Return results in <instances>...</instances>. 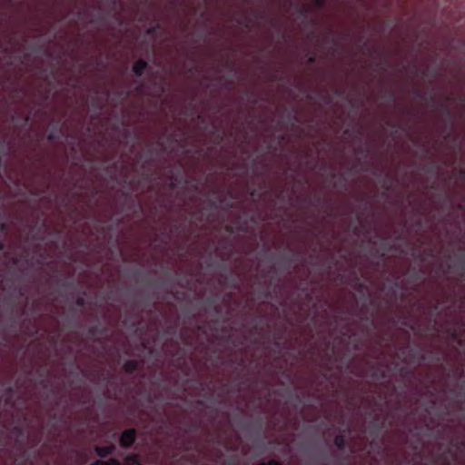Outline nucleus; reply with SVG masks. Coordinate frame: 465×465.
<instances>
[{
	"label": "nucleus",
	"mask_w": 465,
	"mask_h": 465,
	"mask_svg": "<svg viewBox=\"0 0 465 465\" xmlns=\"http://www.w3.org/2000/svg\"><path fill=\"white\" fill-rule=\"evenodd\" d=\"M137 439V430L134 428L124 430L120 436V446L125 449L130 448Z\"/></svg>",
	"instance_id": "1"
},
{
	"label": "nucleus",
	"mask_w": 465,
	"mask_h": 465,
	"mask_svg": "<svg viewBox=\"0 0 465 465\" xmlns=\"http://www.w3.org/2000/svg\"><path fill=\"white\" fill-rule=\"evenodd\" d=\"M147 68L148 62L143 59H138L133 65V72L137 77H141Z\"/></svg>",
	"instance_id": "2"
},
{
	"label": "nucleus",
	"mask_w": 465,
	"mask_h": 465,
	"mask_svg": "<svg viewBox=\"0 0 465 465\" xmlns=\"http://www.w3.org/2000/svg\"><path fill=\"white\" fill-rule=\"evenodd\" d=\"M372 368H373V371L371 374V378L372 380L380 381V380H383L387 377V373L383 368V365L375 364V365H372Z\"/></svg>",
	"instance_id": "3"
},
{
	"label": "nucleus",
	"mask_w": 465,
	"mask_h": 465,
	"mask_svg": "<svg viewBox=\"0 0 465 465\" xmlns=\"http://www.w3.org/2000/svg\"><path fill=\"white\" fill-rule=\"evenodd\" d=\"M115 450V446L114 444L108 446H97L95 447V452L100 458H106L109 455H112Z\"/></svg>",
	"instance_id": "4"
},
{
	"label": "nucleus",
	"mask_w": 465,
	"mask_h": 465,
	"mask_svg": "<svg viewBox=\"0 0 465 465\" xmlns=\"http://www.w3.org/2000/svg\"><path fill=\"white\" fill-rule=\"evenodd\" d=\"M140 361H136V360H128L126 361L124 365H123V369L125 372L129 373V374H132L134 373L135 371L139 370L140 369Z\"/></svg>",
	"instance_id": "5"
},
{
	"label": "nucleus",
	"mask_w": 465,
	"mask_h": 465,
	"mask_svg": "<svg viewBox=\"0 0 465 465\" xmlns=\"http://www.w3.org/2000/svg\"><path fill=\"white\" fill-rule=\"evenodd\" d=\"M411 356L414 361H416L418 363H420L426 360L425 351L420 347L413 348L411 351Z\"/></svg>",
	"instance_id": "6"
},
{
	"label": "nucleus",
	"mask_w": 465,
	"mask_h": 465,
	"mask_svg": "<svg viewBox=\"0 0 465 465\" xmlns=\"http://www.w3.org/2000/svg\"><path fill=\"white\" fill-rule=\"evenodd\" d=\"M124 465H144L139 454H130L125 457Z\"/></svg>",
	"instance_id": "7"
},
{
	"label": "nucleus",
	"mask_w": 465,
	"mask_h": 465,
	"mask_svg": "<svg viewBox=\"0 0 465 465\" xmlns=\"http://www.w3.org/2000/svg\"><path fill=\"white\" fill-rule=\"evenodd\" d=\"M333 443L340 450H343L346 448V435L343 433L337 434L333 439Z\"/></svg>",
	"instance_id": "8"
},
{
	"label": "nucleus",
	"mask_w": 465,
	"mask_h": 465,
	"mask_svg": "<svg viewBox=\"0 0 465 465\" xmlns=\"http://www.w3.org/2000/svg\"><path fill=\"white\" fill-rule=\"evenodd\" d=\"M12 432L17 436L16 442L20 443L21 445H24V440H20L21 438L25 437V430L20 425L14 426Z\"/></svg>",
	"instance_id": "9"
},
{
	"label": "nucleus",
	"mask_w": 465,
	"mask_h": 465,
	"mask_svg": "<svg viewBox=\"0 0 465 465\" xmlns=\"http://www.w3.org/2000/svg\"><path fill=\"white\" fill-rule=\"evenodd\" d=\"M281 262L287 263V269H289L294 262V254L291 252H284L281 256Z\"/></svg>",
	"instance_id": "10"
},
{
	"label": "nucleus",
	"mask_w": 465,
	"mask_h": 465,
	"mask_svg": "<svg viewBox=\"0 0 465 465\" xmlns=\"http://www.w3.org/2000/svg\"><path fill=\"white\" fill-rule=\"evenodd\" d=\"M61 133H62V130H61L60 128H58L57 126H55V127L54 128V130H53V131H51V132L47 134V136H46L47 141H48V142H54V141H55V140L58 138V136H59V134H60Z\"/></svg>",
	"instance_id": "11"
},
{
	"label": "nucleus",
	"mask_w": 465,
	"mask_h": 465,
	"mask_svg": "<svg viewBox=\"0 0 465 465\" xmlns=\"http://www.w3.org/2000/svg\"><path fill=\"white\" fill-rule=\"evenodd\" d=\"M104 332H105V328L101 327V326H91L88 329V333L91 336H96L98 334H103Z\"/></svg>",
	"instance_id": "12"
},
{
	"label": "nucleus",
	"mask_w": 465,
	"mask_h": 465,
	"mask_svg": "<svg viewBox=\"0 0 465 465\" xmlns=\"http://www.w3.org/2000/svg\"><path fill=\"white\" fill-rule=\"evenodd\" d=\"M383 426H384V423L380 422V419L377 418L374 421L371 422V429H372L371 433L377 435L380 432V430L383 428Z\"/></svg>",
	"instance_id": "13"
},
{
	"label": "nucleus",
	"mask_w": 465,
	"mask_h": 465,
	"mask_svg": "<svg viewBox=\"0 0 465 465\" xmlns=\"http://www.w3.org/2000/svg\"><path fill=\"white\" fill-rule=\"evenodd\" d=\"M104 465H124L115 458H111L107 461H104Z\"/></svg>",
	"instance_id": "14"
},
{
	"label": "nucleus",
	"mask_w": 465,
	"mask_h": 465,
	"mask_svg": "<svg viewBox=\"0 0 465 465\" xmlns=\"http://www.w3.org/2000/svg\"><path fill=\"white\" fill-rule=\"evenodd\" d=\"M75 304L76 306L78 307H84L85 305V300L84 297H77V299L75 300Z\"/></svg>",
	"instance_id": "15"
},
{
	"label": "nucleus",
	"mask_w": 465,
	"mask_h": 465,
	"mask_svg": "<svg viewBox=\"0 0 465 465\" xmlns=\"http://www.w3.org/2000/svg\"><path fill=\"white\" fill-rule=\"evenodd\" d=\"M158 28H159V25H155V26H151V27H149V28L146 30V33H147V35H153L156 33V31H157V29H158Z\"/></svg>",
	"instance_id": "16"
},
{
	"label": "nucleus",
	"mask_w": 465,
	"mask_h": 465,
	"mask_svg": "<svg viewBox=\"0 0 465 465\" xmlns=\"http://www.w3.org/2000/svg\"><path fill=\"white\" fill-rule=\"evenodd\" d=\"M313 4L318 9H321L324 6L325 0H313Z\"/></svg>",
	"instance_id": "17"
},
{
	"label": "nucleus",
	"mask_w": 465,
	"mask_h": 465,
	"mask_svg": "<svg viewBox=\"0 0 465 465\" xmlns=\"http://www.w3.org/2000/svg\"><path fill=\"white\" fill-rule=\"evenodd\" d=\"M298 12H299L301 16L306 17L307 13H308V9L303 7V6H298Z\"/></svg>",
	"instance_id": "18"
},
{
	"label": "nucleus",
	"mask_w": 465,
	"mask_h": 465,
	"mask_svg": "<svg viewBox=\"0 0 465 465\" xmlns=\"http://www.w3.org/2000/svg\"><path fill=\"white\" fill-rule=\"evenodd\" d=\"M381 247L384 250V251H390L391 249V245H390L387 242L383 241L381 243Z\"/></svg>",
	"instance_id": "19"
},
{
	"label": "nucleus",
	"mask_w": 465,
	"mask_h": 465,
	"mask_svg": "<svg viewBox=\"0 0 465 465\" xmlns=\"http://www.w3.org/2000/svg\"><path fill=\"white\" fill-rule=\"evenodd\" d=\"M400 372L402 376H406L409 373V369L406 366H402L400 369Z\"/></svg>",
	"instance_id": "20"
},
{
	"label": "nucleus",
	"mask_w": 465,
	"mask_h": 465,
	"mask_svg": "<svg viewBox=\"0 0 465 465\" xmlns=\"http://www.w3.org/2000/svg\"><path fill=\"white\" fill-rule=\"evenodd\" d=\"M143 87H144V83L143 81H139L137 87H136V91L138 93H141L143 91Z\"/></svg>",
	"instance_id": "21"
},
{
	"label": "nucleus",
	"mask_w": 465,
	"mask_h": 465,
	"mask_svg": "<svg viewBox=\"0 0 465 465\" xmlns=\"http://www.w3.org/2000/svg\"><path fill=\"white\" fill-rule=\"evenodd\" d=\"M450 336L454 339V340H457L458 339V331L456 329H451L450 331Z\"/></svg>",
	"instance_id": "22"
},
{
	"label": "nucleus",
	"mask_w": 465,
	"mask_h": 465,
	"mask_svg": "<svg viewBox=\"0 0 465 465\" xmlns=\"http://www.w3.org/2000/svg\"><path fill=\"white\" fill-rule=\"evenodd\" d=\"M315 59H316V57H315V55H314V54H311V55H309V56H308V59H307L308 64H314V63H315Z\"/></svg>",
	"instance_id": "23"
},
{
	"label": "nucleus",
	"mask_w": 465,
	"mask_h": 465,
	"mask_svg": "<svg viewBox=\"0 0 465 465\" xmlns=\"http://www.w3.org/2000/svg\"><path fill=\"white\" fill-rule=\"evenodd\" d=\"M170 180H171V188H174L177 179L173 175H172V176H170Z\"/></svg>",
	"instance_id": "24"
},
{
	"label": "nucleus",
	"mask_w": 465,
	"mask_h": 465,
	"mask_svg": "<svg viewBox=\"0 0 465 465\" xmlns=\"http://www.w3.org/2000/svg\"><path fill=\"white\" fill-rule=\"evenodd\" d=\"M270 465H282L281 462H279L278 460L272 459L270 460Z\"/></svg>",
	"instance_id": "25"
},
{
	"label": "nucleus",
	"mask_w": 465,
	"mask_h": 465,
	"mask_svg": "<svg viewBox=\"0 0 465 465\" xmlns=\"http://www.w3.org/2000/svg\"><path fill=\"white\" fill-rule=\"evenodd\" d=\"M1 53L9 55L11 54V51L9 50L8 47H4Z\"/></svg>",
	"instance_id": "26"
},
{
	"label": "nucleus",
	"mask_w": 465,
	"mask_h": 465,
	"mask_svg": "<svg viewBox=\"0 0 465 465\" xmlns=\"http://www.w3.org/2000/svg\"><path fill=\"white\" fill-rule=\"evenodd\" d=\"M6 228H7L6 223H0V232L5 231Z\"/></svg>",
	"instance_id": "27"
},
{
	"label": "nucleus",
	"mask_w": 465,
	"mask_h": 465,
	"mask_svg": "<svg viewBox=\"0 0 465 465\" xmlns=\"http://www.w3.org/2000/svg\"><path fill=\"white\" fill-rule=\"evenodd\" d=\"M225 231H226L227 232L232 233V232H233V228H232V225H226V226H225Z\"/></svg>",
	"instance_id": "28"
},
{
	"label": "nucleus",
	"mask_w": 465,
	"mask_h": 465,
	"mask_svg": "<svg viewBox=\"0 0 465 465\" xmlns=\"http://www.w3.org/2000/svg\"><path fill=\"white\" fill-rule=\"evenodd\" d=\"M89 465H104V460H98Z\"/></svg>",
	"instance_id": "29"
},
{
	"label": "nucleus",
	"mask_w": 465,
	"mask_h": 465,
	"mask_svg": "<svg viewBox=\"0 0 465 465\" xmlns=\"http://www.w3.org/2000/svg\"><path fill=\"white\" fill-rule=\"evenodd\" d=\"M150 163H151V157L143 163V165H142L143 169H145Z\"/></svg>",
	"instance_id": "30"
},
{
	"label": "nucleus",
	"mask_w": 465,
	"mask_h": 465,
	"mask_svg": "<svg viewBox=\"0 0 465 465\" xmlns=\"http://www.w3.org/2000/svg\"><path fill=\"white\" fill-rule=\"evenodd\" d=\"M459 174L460 177H465V168L460 169Z\"/></svg>",
	"instance_id": "31"
},
{
	"label": "nucleus",
	"mask_w": 465,
	"mask_h": 465,
	"mask_svg": "<svg viewBox=\"0 0 465 465\" xmlns=\"http://www.w3.org/2000/svg\"><path fill=\"white\" fill-rule=\"evenodd\" d=\"M42 192L38 191V190H35L32 192V194L35 195V196H39L41 195Z\"/></svg>",
	"instance_id": "32"
},
{
	"label": "nucleus",
	"mask_w": 465,
	"mask_h": 465,
	"mask_svg": "<svg viewBox=\"0 0 465 465\" xmlns=\"http://www.w3.org/2000/svg\"><path fill=\"white\" fill-rule=\"evenodd\" d=\"M251 24H252V20L246 19V23L244 24V25H245V27L249 28L251 26Z\"/></svg>",
	"instance_id": "33"
},
{
	"label": "nucleus",
	"mask_w": 465,
	"mask_h": 465,
	"mask_svg": "<svg viewBox=\"0 0 465 465\" xmlns=\"http://www.w3.org/2000/svg\"><path fill=\"white\" fill-rule=\"evenodd\" d=\"M334 94H335V95H337V96H341V95H342V92H341V90H339V89H336V90L334 91Z\"/></svg>",
	"instance_id": "34"
},
{
	"label": "nucleus",
	"mask_w": 465,
	"mask_h": 465,
	"mask_svg": "<svg viewBox=\"0 0 465 465\" xmlns=\"http://www.w3.org/2000/svg\"><path fill=\"white\" fill-rule=\"evenodd\" d=\"M443 109H444L445 113H446L448 115H450V109L448 108V106L444 105V106H443Z\"/></svg>",
	"instance_id": "35"
},
{
	"label": "nucleus",
	"mask_w": 465,
	"mask_h": 465,
	"mask_svg": "<svg viewBox=\"0 0 465 465\" xmlns=\"http://www.w3.org/2000/svg\"><path fill=\"white\" fill-rule=\"evenodd\" d=\"M383 187H384V189H385L386 191H389V190L391 189V185H390L388 183H385L383 184Z\"/></svg>",
	"instance_id": "36"
},
{
	"label": "nucleus",
	"mask_w": 465,
	"mask_h": 465,
	"mask_svg": "<svg viewBox=\"0 0 465 465\" xmlns=\"http://www.w3.org/2000/svg\"><path fill=\"white\" fill-rule=\"evenodd\" d=\"M255 18H257V19L259 18L260 19V18H263V16H262V15L261 13L256 12L255 13Z\"/></svg>",
	"instance_id": "37"
},
{
	"label": "nucleus",
	"mask_w": 465,
	"mask_h": 465,
	"mask_svg": "<svg viewBox=\"0 0 465 465\" xmlns=\"http://www.w3.org/2000/svg\"><path fill=\"white\" fill-rule=\"evenodd\" d=\"M7 392H8L9 394H12V393L14 392V388H13L12 386H9V387L7 388Z\"/></svg>",
	"instance_id": "38"
},
{
	"label": "nucleus",
	"mask_w": 465,
	"mask_h": 465,
	"mask_svg": "<svg viewBox=\"0 0 465 465\" xmlns=\"http://www.w3.org/2000/svg\"><path fill=\"white\" fill-rule=\"evenodd\" d=\"M5 243L3 242H0V252L4 251L5 250Z\"/></svg>",
	"instance_id": "39"
},
{
	"label": "nucleus",
	"mask_w": 465,
	"mask_h": 465,
	"mask_svg": "<svg viewBox=\"0 0 465 465\" xmlns=\"http://www.w3.org/2000/svg\"><path fill=\"white\" fill-rule=\"evenodd\" d=\"M7 65L11 66L13 65V60L12 58L10 57L9 60L6 62Z\"/></svg>",
	"instance_id": "40"
},
{
	"label": "nucleus",
	"mask_w": 465,
	"mask_h": 465,
	"mask_svg": "<svg viewBox=\"0 0 465 465\" xmlns=\"http://www.w3.org/2000/svg\"><path fill=\"white\" fill-rule=\"evenodd\" d=\"M294 398H295V400H296L299 403H301V402H302V400H301V398H300V396H299V395H294Z\"/></svg>",
	"instance_id": "41"
},
{
	"label": "nucleus",
	"mask_w": 465,
	"mask_h": 465,
	"mask_svg": "<svg viewBox=\"0 0 465 465\" xmlns=\"http://www.w3.org/2000/svg\"><path fill=\"white\" fill-rule=\"evenodd\" d=\"M389 96H390V99H391L392 102H394V101H395V96H394V94H390V95H389Z\"/></svg>",
	"instance_id": "42"
},
{
	"label": "nucleus",
	"mask_w": 465,
	"mask_h": 465,
	"mask_svg": "<svg viewBox=\"0 0 465 465\" xmlns=\"http://www.w3.org/2000/svg\"><path fill=\"white\" fill-rule=\"evenodd\" d=\"M210 204L212 205V207H213L215 209L217 208V204L215 202H210Z\"/></svg>",
	"instance_id": "43"
},
{
	"label": "nucleus",
	"mask_w": 465,
	"mask_h": 465,
	"mask_svg": "<svg viewBox=\"0 0 465 465\" xmlns=\"http://www.w3.org/2000/svg\"><path fill=\"white\" fill-rule=\"evenodd\" d=\"M153 152V148L151 146L149 149H148V153L151 155Z\"/></svg>",
	"instance_id": "44"
},
{
	"label": "nucleus",
	"mask_w": 465,
	"mask_h": 465,
	"mask_svg": "<svg viewBox=\"0 0 465 465\" xmlns=\"http://www.w3.org/2000/svg\"><path fill=\"white\" fill-rule=\"evenodd\" d=\"M358 153H363V150L362 149H359ZM365 154L367 155L368 154V151H364Z\"/></svg>",
	"instance_id": "45"
},
{
	"label": "nucleus",
	"mask_w": 465,
	"mask_h": 465,
	"mask_svg": "<svg viewBox=\"0 0 465 465\" xmlns=\"http://www.w3.org/2000/svg\"><path fill=\"white\" fill-rule=\"evenodd\" d=\"M226 206H227L228 208L232 207V203L231 201H230V202H228V203H226Z\"/></svg>",
	"instance_id": "46"
},
{
	"label": "nucleus",
	"mask_w": 465,
	"mask_h": 465,
	"mask_svg": "<svg viewBox=\"0 0 465 465\" xmlns=\"http://www.w3.org/2000/svg\"><path fill=\"white\" fill-rule=\"evenodd\" d=\"M130 94H131L130 91H126V92L124 93V97H129V96H130Z\"/></svg>",
	"instance_id": "47"
},
{
	"label": "nucleus",
	"mask_w": 465,
	"mask_h": 465,
	"mask_svg": "<svg viewBox=\"0 0 465 465\" xmlns=\"http://www.w3.org/2000/svg\"><path fill=\"white\" fill-rule=\"evenodd\" d=\"M340 184H342V186L345 185V180L343 178L340 180Z\"/></svg>",
	"instance_id": "48"
},
{
	"label": "nucleus",
	"mask_w": 465,
	"mask_h": 465,
	"mask_svg": "<svg viewBox=\"0 0 465 465\" xmlns=\"http://www.w3.org/2000/svg\"><path fill=\"white\" fill-rule=\"evenodd\" d=\"M377 253L379 254V256H380L381 258H383V257L385 256V252H381V253H379V252H377Z\"/></svg>",
	"instance_id": "49"
},
{
	"label": "nucleus",
	"mask_w": 465,
	"mask_h": 465,
	"mask_svg": "<svg viewBox=\"0 0 465 465\" xmlns=\"http://www.w3.org/2000/svg\"><path fill=\"white\" fill-rule=\"evenodd\" d=\"M258 465H270V460L268 462H260Z\"/></svg>",
	"instance_id": "50"
},
{
	"label": "nucleus",
	"mask_w": 465,
	"mask_h": 465,
	"mask_svg": "<svg viewBox=\"0 0 465 465\" xmlns=\"http://www.w3.org/2000/svg\"><path fill=\"white\" fill-rule=\"evenodd\" d=\"M29 120H30L29 115H26V116L25 117V123H27Z\"/></svg>",
	"instance_id": "51"
},
{
	"label": "nucleus",
	"mask_w": 465,
	"mask_h": 465,
	"mask_svg": "<svg viewBox=\"0 0 465 465\" xmlns=\"http://www.w3.org/2000/svg\"><path fill=\"white\" fill-rule=\"evenodd\" d=\"M252 104H255L257 103V101H258V100H257V98L253 97V98L252 99Z\"/></svg>",
	"instance_id": "52"
},
{
	"label": "nucleus",
	"mask_w": 465,
	"mask_h": 465,
	"mask_svg": "<svg viewBox=\"0 0 465 465\" xmlns=\"http://www.w3.org/2000/svg\"><path fill=\"white\" fill-rule=\"evenodd\" d=\"M195 70H196V68H195V67H191V68L189 69V72H190V73H193V71H195Z\"/></svg>",
	"instance_id": "53"
},
{
	"label": "nucleus",
	"mask_w": 465,
	"mask_h": 465,
	"mask_svg": "<svg viewBox=\"0 0 465 465\" xmlns=\"http://www.w3.org/2000/svg\"><path fill=\"white\" fill-rule=\"evenodd\" d=\"M324 101L329 103L331 101V98L330 97H324Z\"/></svg>",
	"instance_id": "54"
},
{
	"label": "nucleus",
	"mask_w": 465,
	"mask_h": 465,
	"mask_svg": "<svg viewBox=\"0 0 465 465\" xmlns=\"http://www.w3.org/2000/svg\"><path fill=\"white\" fill-rule=\"evenodd\" d=\"M413 277H414V279H416V280H417V279H419V275H418V273H417V272H415Z\"/></svg>",
	"instance_id": "55"
},
{
	"label": "nucleus",
	"mask_w": 465,
	"mask_h": 465,
	"mask_svg": "<svg viewBox=\"0 0 465 465\" xmlns=\"http://www.w3.org/2000/svg\"><path fill=\"white\" fill-rule=\"evenodd\" d=\"M255 193H256V191H255V190H253V191L251 193V196H254V195H255Z\"/></svg>",
	"instance_id": "56"
},
{
	"label": "nucleus",
	"mask_w": 465,
	"mask_h": 465,
	"mask_svg": "<svg viewBox=\"0 0 465 465\" xmlns=\"http://www.w3.org/2000/svg\"><path fill=\"white\" fill-rule=\"evenodd\" d=\"M394 285L396 288H400V283L398 282H396Z\"/></svg>",
	"instance_id": "57"
},
{
	"label": "nucleus",
	"mask_w": 465,
	"mask_h": 465,
	"mask_svg": "<svg viewBox=\"0 0 465 465\" xmlns=\"http://www.w3.org/2000/svg\"><path fill=\"white\" fill-rule=\"evenodd\" d=\"M359 232H360L359 227H356V228H355V233H359Z\"/></svg>",
	"instance_id": "58"
},
{
	"label": "nucleus",
	"mask_w": 465,
	"mask_h": 465,
	"mask_svg": "<svg viewBox=\"0 0 465 465\" xmlns=\"http://www.w3.org/2000/svg\"><path fill=\"white\" fill-rule=\"evenodd\" d=\"M264 250L266 252H268L270 251V249L267 246H264Z\"/></svg>",
	"instance_id": "59"
},
{
	"label": "nucleus",
	"mask_w": 465,
	"mask_h": 465,
	"mask_svg": "<svg viewBox=\"0 0 465 465\" xmlns=\"http://www.w3.org/2000/svg\"><path fill=\"white\" fill-rule=\"evenodd\" d=\"M219 139H220V142H222L223 140V136H219Z\"/></svg>",
	"instance_id": "60"
},
{
	"label": "nucleus",
	"mask_w": 465,
	"mask_h": 465,
	"mask_svg": "<svg viewBox=\"0 0 465 465\" xmlns=\"http://www.w3.org/2000/svg\"><path fill=\"white\" fill-rule=\"evenodd\" d=\"M438 309H439V306H438V305H436V306L434 307V310H435V311H437Z\"/></svg>",
	"instance_id": "61"
},
{
	"label": "nucleus",
	"mask_w": 465,
	"mask_h": 465,
	"mask_svg": "<svg viewBox=\"0 0 465 465\" xmlns=\"http://www.w3.org/2000/svg\"><path fill=\"white\" fill-rule=\"evenodd\" d=\"M275 345H276V346H279V345H280V342H279V341H275Z\"/></svg>",
	"instance_id": "62"
},
{
	"label": "nucleus",
	"mask_w": 465,
	"mask_h": 465,
	"mask_svg": "<svg viewBox=\"0 0 465 465\" xmlns=\"http://www.w3.org/2000/svg\"><path fill=\"white\" fill-rule=\"evenodd\" d=\"M461 100H462V101H465V97H461Z\"/></svg>",
	"instance_id": "63"
}]
</instances>
